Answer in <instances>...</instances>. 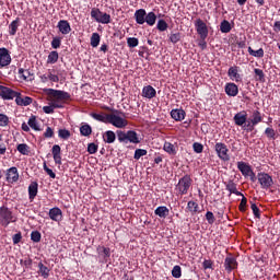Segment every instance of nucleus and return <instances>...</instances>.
Returning <instances> with one entry per match:
<instances>
[{
  "label": "nucleus",
  "mask_w": 280,
  "mask_h": 280,
  "mask_svg": "<svg viewBox=\"0 0 280 280\" xmlns=\"http://www.w3.org/2000/svg\"><path fill=\"white\" fill-rule=\"evenodd\" d=\"M12 240H13V244H20L21 240H23V236L21 235V233H16L13 235Z\"/></svg>",
  "instance_id": "obj_64"
},
{
  "label": "nucleus",
  "mask_w": 280,
  "mask_h": 280,
  "mask_svg": "<svg viewBox=\"0 0 280 280\" xmlns=\"http://www.w3.org/2000/svg\"><path fill=\"white\" fill-rule=\"evenodd\" d=\"M127 45L130 48H135L139 46V39L136 37H128L127 38Z\"/></svg>",
  "instance_id": "obj_50"
},
{
  "label": "nucleus",
  "mask_w": 280,
  "mask_h": 280,
  "mask_svg": "<svg viewBox=\"0 0 280 280\" xmlns=\"http://www.w3.org/2000/svg\"><path fill=\"white\" fill-rule=\"evenodd\" d=\"M44 137L45 139H51V137H54V129H51V127H47L44 132Z\"/></svg>",
  "instance_id": "obj_61"
},
{
  "label": "nucleus",
  "mask_w": 280,
  "mask_h": 280,
  "mask_svg": "<svg viewBox=\"0 0 280 280\" xmlns=\"http://www.w3.org/2000/svg\"><path fill=\"white\" fill-rule=\"evenodd\" d=\"M156 27H158L159 32H166L168 25H167V22H165V20H159Z\"/></svg>",
  "instance_id": "obj_49"
},
{
  "label": "nucleus",
  "mask_w": 280,
  "mask_h": 280,
  "mask_svg": "<svg viewBox=\"0 0 280 280\" xmlns=\"http://www.w3.org/2000/svg\"><path fill=\"white\" fill-rule=\"evenodd\" d=\"M265 135L266 137H268V139H275V137L277 136V132L275 131V129L268 127L265 130Z\"/></svg>",
  "instance_id": "obj_55"
},
{
  "label": "nucleus",
  "mask_w": 280,
  "mask_h": 280,
  "mask_svg": "<svg viewBox=\"0 0 280 280\" xmlns=\"http://www.w3.org/2000/svg\"><path fill=\"white\" fill-rule=\"evenodd\" d=\"M100 33H93L91 36V47H98L100 46Z\"/></svg>",
  "instance_id": "obj_45"
},
{
  "label": "nucleus",
  "mask_w": 280,
  "mask_h": 280,
  "mask_svg": "<svg viewBox=\"0 0 280 280\" xmlns=\"http://www.w3.org/2000/svg\"><path fill=\"white\" fill-rule=\"evenodd\" d=\"M190 188L191 177L189 175H185L184 177H182L176 185V191H178L179 196H187Z\"/></svg>",
  "instance_id": "obj_4"
},
{
  "label": "nucleus",
  "mask_w": 280,
  "mask_h": 280,
  "mask_svg": "<svg viewBox=\"0 0 280 280\" xmlns=\"http://www.w3.org/2000/svg\"><path fill=\"white\" fill-rule=\"evenodd\" d=\"M51 154L56 165H62V149L58 144H54L51 149Z\"/></svg>",
  "instance_id": "obj_14"
},
{
  "label": "nucleus",
  "mask_w": 280,
  "mask_h": 280,
  "mask_svg": "<svg viewBox=\"0 0 280 280\" xmlns=\"http://www.w3.org/2000/svg\"><path fill=\"white\" fill-rule=\"evenodd\" d=\"M258 183L261 189H270L271 185L275 184L272 176L268 173H258Z\"/></svg>",
  "instance_id": "obj_10"
},
{
  "label": "nucleus",
  "mask_w": 280,
  "mask_h": 280,
  "mask_svg": "<svg viewBox=\"0 0 280 280\" xmlns=\"http://www.w3.org/2000/svg\"><path fill=\"white\" fill-rule=\"evenodd\" d=\"M116 135L119 143H141V139H139V133H137V131L135 130H128L127 132L122 130H117Z\"/></svg>",
  "instance_id": "obj_2"
},
{
  "label": "nucleus",
  "mask_w": 280,
  "mask_h": 280,
  "mask_svg": "<svg viewBox=\"0 0 280 280\" xmlns=\"http://www.w3.org/2000/svg\"><path fill=\"white\" fill-rule=\"evenodd\" d=\"M8 183H16L19 180V170L16 167H11L7 172Z\"/></svg>",
  "instance_id": "obj_23"
},
{
  "label": "nucleus",
  "mask_w": 280,
  "mask_h": 280,
  "mask_svg": "<svg viewBox=\"0 0 280 280\" xmlns=\"http://www.w3.org/2000/svg\"><path fill=\"white\" fill-rule=\"evenodd\" d=\"M226 189L230 194H235V196H242V192L237 191V186L233 182L226 184Z\"/></svg>",
  "instance_id": "obj_37"
},
{
  "label": "nucleus",
  "mask_w": 280,
  "mask_h": 280,
  "mask_svg": "<svg viewBox=\"0 0 280 280\" xmlns=\"http://www.w3.org/2000/svg\"><path fill=\"white\" fill-rule=\"evenodd\" d=\"M228 75L233 82H242V75L240 74V68L237 66L230 67Z\"/></svg>",
  "instance_id": "obj_15"
},
{
  "label": "nucleus",
  "mask_w": 280,
  "mask_h": 280,
  "mask_svg": "<svg viewBox=\"0 0 280 280\" xmlns=\"http://www.w3.org/2000/svg\"><path fill=\"white\" fill-rule=\"evenodd\" d=\"M48 80H50V82H60L58 74H54L51 71H48Z\"/></svg>",
  "instance_id": "obj_62"
},
{
  "label": "nucleus",
  "mask_w": 280,
  "mask_h": 280,
  "mask_svg": "<svg viewBox=\"0 0 280 280\" xmlns=\"http://www.w3.org/2000/svg\"><path fill=\"white\" fill-rule=\"evenodd\" d=\"M203 270L213 269V261L205 259L202 262Z\"/></svg>",
  "instance_id": "obj_58"
},
{
  "label": "nucleus",
  "mask_w": 280,
  "mask_h": 280,
  "mask_svg": "<svg viewBox=\"0 0 280 280\" xmlns=\"http://www.w3.org/2000/svg\"><path fill=\"white\" fill-rule=\"evenodd\" d=\"M248 119V114L246 112H238L234 115V124L236 126H244L246 124V120Z\"/></svg>",
  "instance_id": "obj_22"
},
{
  "label": "nucleus",
  "mask_w": 280,
  "mask_h": 280,
  "mask_svg": "<svg viewBox=\"0 0 280 280\" xmlns=\"http://www.w3.org/2000/svg\"><path fill=\"white\" fill-rule=\"evenodd\" d=\"M91 18L96 21V23H102L103 25L110 23V14L104 13L97 8L91 10Z\"/></svg>",
  "instance_id": "obj_6"
},
{
  "label": "nucleus",
  "mask_w": 280,
  "mask_h": 280,
  "mask_svg": "<svg viewBox=\"0 0 280 280\" xmlns=\"http://www.w3.org/2000/svg\"><path fill=\"white\" fill-rule=\"evenodd\" d=\"M33 100L30 96H23L20 92H18V95H15V104L18 106H30L32 104Z\"/></svg>",
  "instance_id": "obj_20"
},
{
  "label": "nucleus",
  "mask_w": 280,
  "mask_h": 280,
  "mask_svg": "<svg viewBox=\"0 0 280 280\" xmlns=\"http://www.w3.org/2000/svg\"><path fill=\"white\" fill-rule=\"evenodd\" d=\"M264 117L261 116V112L260 110H254L252 114V119L246 125L247 126V130L253 131L255 130V126H257L258 124H261Z\"/></svg>",
  "instance_id": "obj_12"
},
{
  "label": "nucleus",
  "mask_w": 280,
  "mask_h": 280,
  "mask_svg": "<svg viewBox=\"0 0 280 280\" xmlns=\"http://www.w3.org/2000/svg\"><path fill=\"white\" fill-rule=\"evenodd\" d=\"M10 126V117L5 114H0V128Z\"/></svg>",
  "instance_id": "obj_43"
},
{
  "label": "nucleus",
  "mask_w": 280,
  "mask_h": 280,
  "mask_svg": "<svg viewBox=\"0 0 280 280\" xmlns=\"http://www.w3.org/2000/svg\"><path fill=\"white\" fill-rule=\"evenodd\" d=\"M48 215H49L50 220H52L54 222L62 221V210H60V208H58V207L51 208L48 212Z\"/></svg>",
  "instance_id": "obj_19"
},
{
  "label": "nucleus",
  "mask_w": 280,
  "mask_h": 280,
  "mask_svg": "<svg viewBox=\"0 0 280 280\" xmlns=\"http://www.w3.org/2000/svg\"><path fill=\"white\" fill-rule=\"evenodd\" d=\"M206 220L209 224H213V222H215V215H213V212L208 211L206 213Z\"/></svg>",
  "instance_id": "obj_57"
},
{
  "label": "nucleus",
  "mask_w": 280,
  "mask_h": 280,
  "mask_svg": "<svg viewBox=\"0 0 280 280\" xmlns=\"http://www.w3.org/2000/svg\"><path fill=\"white\" fill-rule=\"evenodd\" d=\"M19 75L20 78H23V80H30V70H25L23 68L19 69Z\"/></svg>",
  "instance_id": "obj_53"
},
{
  "label": "nucleus",
  "mask_w": 280,
  "mask_h": 280,
  "mask_svg": "<svg viewBox=\"0 0 280 280\" xmlns=\"http://www.w3.org/2000/svg\"><path fill=\"white\" fill-rule=\"evenodd\" d=\"M231 30H233V27L231 26V22L223 20L220 25V31L222 32V34H229Z\"/></svg>",
  "instance_id": "obj_33"
},
{
  "label": "nucleus",
  "mask_w": 280,
  "mask_h": 280,
  "mask_svg": "<svg viewBox=\"0 0 280 280\" xmlns=\"http://www.w3.org/2000/svg\"><path fill=\"white\" fill-rule=\"evenodd\" d=\"M57 27L63 36H67V34L71 33V24H69V21L67 20H60L57 24Z\"/></svg>",
  "instance_id": "obj_18"
},
{
  "label": "nucleus",
  "mask_w": 280,
  "mask_h": 280,
  "mask_svg": "<svg viewBox=\"0 0 280 280\" xmlns=\"http://www.w3.org/2000/svg\"><path fill=\"white\" fill-rule=\"evenodd\" d=\"M135 19H136V23L138 25H143L145 23V16H147V12L145 9H139L135 12Z\"/></svg>",
  "instance_id": "obj_25"
},
{
  "label": "nucleus",
  "mask_w": 280,
  "mask_h": 280,
  "mask_svg": "<svg viewBox=\"0 0 280 280\" xmlns=\"http://www.w3.org/2000/svg\"><path fill=\"white\" fill-rule=\"evenodd\" d=\"M96 252H97L100 259H102V261L104 264H106L108 261V258L110 257V248L105 247V246H98L96 248Z\"/></svg>",
  "instance_id": "obj_16"
},
{
  "label": "nucleus",
  "mask_w": 280,
  "mask_h": 280,
  "mask_svg": "<svg viewBox=\"0 0 280 280\" xmlns=\"http://www.w3.org/2000/svg\"><path fill=\"white\" fill-rule=\"evenodd\" d=\"M107 124H110L115 128H126V126H128V120L119 116V110H115L114 114H109Z\"/></svg>",
  "instance_id": "obj_5"
},
{
  "label": "nucleus",
  "mask_w": 280,
  "mask_h": 280,
  "mask_svg": "<svg viewBox=\"0 0 280 280\" xmlns=\"http://www.w3.org/2000/svg\"><path fill=\"white\" fill-rule=\"evenodd\" d=\"M147 154H148V150H145V149H137L135 151L133 159L136 161H139V159H141V156H145Z\"/></svg>",
  "instance_id": "obj_46"
},
{
  "label": "nucleus",
  "mask_w": 280,
  "mask_h": 280,
  "mask_svg": "<svg viewBox=\"0 0 280 280\" xmlns=\"http://www.w3.org/2000/svg\"><path fill=\"white\" fill-rule=\"evenodd\" d=\"M224 268L228 272H233L237 268V260L233 256H228L224 260Z\"/></svg>",
  "instance_id": "obj_17"
},
{
  "label": "nucleus",
  "mask_w": 280,
  "mask_h": 280,
  "mask_svg": "<svg viewBox=\"0 0 280 280\" xmlns=\"http://www.w3.org/2000/svg\"><path fill=\"white\" fill-rule=\"evenodd\" d=\"M214 150L221 161H231V155H229V148L226 147V144L222 142H217L214 145Z\"/></svg>",
  "instance_id": "obj_7"
},
{
  "label": "nucleus",
  "mask_w": 280,
  "mask_h": 280,
  "mask_svg": "<svg viewBox=\"0 0 280 280\" xmlns=\"http://www.w3.org/2000/svg\"><path fill=\"white\" fill-rule=\"evenodd\" d=\"M172 277H174V279H180V277H183V270L180 269V266L176 265L173 267Z\"/></svg>",
  "instance_id": "obj_44"
},
{
  "label": "nucleus",
  "mask_w": 280,
  "mask_h": 280,
  "mask_svg": "<svg viewBox=\"0 0 280 280\" xmlns=\"http://www.w3.org/2000/svg\"><path fill=\"white\" fill-rule=\"evenodd\" d=\"M225 93L226 95H229V97H237V94L240 93V88H237V84L235 83H226Z\"/></svg>",
  "instance_id": "obj_21"
},
{
  "label": "nucleus",
  "mask_w": 280,
  "mask_h": 280,
  "mask_svg": "<svg viewBox=\"0 0 280 280\" xmlns=\"http://www.w3.org/2000/svg\"><path fill=\"white\" fill-rule=\"evenodd\" d=\"M237 170L245 178L249 176L252 180H255V172H253V167H250L248 163L242 161L237 162Z\"/></svg>",
  "instance_id": "obj_8"
},
{
  "label": "nucleus",
  "mask_w": 280,
  "mask_h": 280,
  "mask_svg": "<svg viewBox=\"0 0 280 280\" xmlns=\"http://www.w3.org/2000/svg\"><path fill=\"white\" fill-rule=\"evenodd\" d=\"M192 149H194V152H196V154H202V150H205V147L199 142H195L192 144Z\"/></svg>",
  "instance_id": "obj_52"
},
{
  "label": "nucleus",
  "mask_w": 280,
  "mask_h": 280,
  "mask_svg": "<svg viewBox=\"0 0 280 280\" xmlns=\"http://www.w3.org/2000/svg\"><path fill=\"white\" fill-rule=\"evenodd\" d=\"M60 45H62V39L60 37H54L51 40L52 49H60Z\"/></svg>",
  "instance_id": "obj_51"
},
{
  "label": "nucleus",
  "mask_w": 280,
  "mask_h": 280,
  "mask_svg": "<svg viewBox=\"0 0 280 280\" xmlns=\"http://www.w3.org/2000/svg\"><path fill=\"white\" fill-rule=\"evenodd\" d=\"M92 132L93 128H91L88 124L80 127V133L82 135V137H91Z\"/></svg>",
  "instance_id": "obj_35"
},
{
  "label": "nucleus",
  "mask_w": 280,
  "mask_h": 280,
  "mask_svg": "<svg viewBox=\"0 0 280 280\" xmlns=\"http://www.w3.org/2000/svg\"><path fill=\"white\" fill-rule=\"evenodd\" d=\"M12 222H16V217L8 206L0 207V226L8 229Z\"/></svg>",
  "instance_id": "obj_3"
},
{
  "label": "nucleus",
  "mask_w": 280,
  "mask_h": 280,
  "mask_svg": "<svg viewBox=\"0 0 280 280\" xmlns=\"http://www.w3.org/2000/svg\"><path fill=\"white\" fill-rule=\"evenodd\" d=\"M170 40H171V43H173V45H176V43H178L180 40V33L171 34Z\"/></svg>",
  "instance_id": "obj_56"
},
{
  "label": "nucleus",
  "mask_w": 280,
  "mask_h": 280,
  "mask_svg": "<svg viewBox=\"0 0 280 280\" xmlns=\"http://www.w3.org/2000/svg\"><path fill=\"white\" fill-rule=\"evenodd\" d=\"M88 152H89V154H95L97 152V144L90 143L88 145Z\"/></svg>",
  "instance_id": "obj_60"
},
{
  "label": "nucleus",
  "mask_w": 280,
  "mask_h": 280,
  "mask_svg": "<svg viewBox=\"0 0 280 280\" xmlns=\"http://www.w3.org/2000/svg\"><path fill=\"white\" fill-rule=\"evenodd\" d=\"M252 211L255 218H258V219L261 218V214L259 213V208L257 207V205L255 203L252 205Z\"/></svg>",
  "instance_id": "obj_63"
},
{
  "label": "nucleus",
  "mask_w": 280,
  "mask_h": 280,
  "mask_svg": "<svg viewBox=\"0 0 280 280\" xmlns=\"http://www.w3.org/2000/svg\"><path fill=\"white\" fill-rule=\"evenodd\" d=\"M142 97H145L147 100H152L153 97H156V90L152 88V85H147L142 89Z\"/></svg>",
  "instance_id": "obj_24"
},
{
  "label": "nucleus",
  "mask_w": 280,
  "mask_h": 280,
  "mask_svg": "<svg viewBox=\"0 0 280 280\" xmlns=\"http://www.w3.org/2000/svg\"><path fill=\"white\" fill-rule=\"evenodd\" d=\"M58 137H59V139L67 140V139H69V137H71V131L67 130V129H59Z\"/></svg>",
  "instance_id": "obj_48"
},
{
  "label": "nucleus",
  "mask_w": 280,
  "mask_h": 280,
  "mask_svg": "<svg viewBox=\"0 0 280 280\" xmlns=\"http://www.w3.org/2000/svg\"><path fill=\"white\" fill-rule=\"evenodd\" d=\"M195 27L200 38H207L209 36V27L205 21L197 19L195 21Z\"/></svg>",
  "instance_id": "obj_9"
},
{
  "label": "nucleus",
  "mask_w": 280,
  "mask_h": 280,
  "mask_svg": "<svg viewBox=\"0 0 280 280\" xmlns=\"http://www.w3.org/2000/svg\"><path fill=\"white\" fill-rule=\"evenodd\" d=\"M18 95V92L8 88V86H4V85H0V97L1 100H7V101H10V100H14Z\"/></svg>",
  "instance_id": "obj_13"
},
{
  "label": "nucleus",
  "mask_w": 280,
  "mask_h": 280,
  "mask_svg": "<svg viewBox=\"0 0 280 280\" xmlns=\"http://www.w3.org/2000/svg\"><path fill=\"white\" fill-rule=\"evenodd\" d=\"M187 209L192 214L194 213H198V209H199L198 202H196V201H188Z\"/></svg>",
  "instance_id": "obj_42"
},
{
  "label": "nucleus",
  "mask_w": 280,
  "mask_h": 280,
  "mask_svg": "<svg viewBox=\"0 0 280 280\" xmlns=\"http://www.w3.org/2000/svg\"><path fill=\"white\" fill-rule=\"evenodd\" d=\"M10 65H12V56L10 55V50H8V48H0V69L10 67Z\"/></svg>",
  "instance_id": "obj_11"
},
{
  "label": "nucleus",
  "mask_w": 280,
  "mask_h": 280,
  "mask_svg": "<svg viewBox=\"0 0 280 280\" xmlns=\"http://www.w3.org/2000/svg\"><path fill=\"white\" fill-rule=\"evenodd\" d=\"M19 31V19L12 21L9 25V34L10 36H15Z\"/></svg>",
  "instance_id": "obj_32"
},
{
  "label": "nucleus",
  "mask_w": 280,
  "mask_h": 280,
  "mask_svg": "<svg viewBox=\"0 0 280 280\" xmlns=\"http://www.w3.org/2000/svg\"><path fill=\"white\" fill-rule=\"evenodd\" d=\"M38 268H39V275L44 279H47L49 277V268L47 266H44L43 262H38Z\"/></svg>",
  "instance_id": "obj_38"
},
{
  "label": "nucleus",
  "mask_w": 280,
  "mask_h": 280,
  "mask_svg": "<svg viewBox=\"0 0 280 280\" xmlns=\"http://www.w3.org/2000/svg\"><path fill=\"white\" fill-rule=\"evenodd\" d=\"M40 237H42V235H40V232H38V231H33L31 233L32 242L38 243V242H40Z\"/></svg>",
  "instance_id": "obj_54"
},
{
  "label": "nucleus",
  "mask_w": 280,
  "mask_h": 280,
  "mask_svg": "<svg viewBox=\"0 0 280 280\" xmlns=\"http://www.w3.org/2000/svg\"><path fill=\"white\" fill-rule=\"evenodd\" d=\"M36 196H38V183L33 182L28 186V198L32 201Z\"/></svg>",
  "instance_id": "obj_27"
},
{
  "label": "nucleus",
  "mask_w": 280,
  "mask_h": 280,
  "mask_svg": "<svg viewBox=\"0 0 280 280\" xmlns=\"http://www.w3.org/2000/svg\"><path fill=\"white\" fill-rule=\"evenodd\" d=\"M155 215L159 218H167L170 215V209L165 206H160L154 210Z\"/></svg>",
  "instance_id": "obj_29"
},
{
  "label": "nucleus",
  "mask_w": 280,
  "mask_h": 280,
  "mask_svg": "<svg viewBox=\"0 0 280 280\" xmlns=\"http://www.w3.org/2000/svg\"><path fill=\"white\" fill-rule=\"evenodd\" d=\"M18 152H20V154H23L24 156H27V154H30V147L26 143H21L18 145Z\"/></svg>",
  "instance_id": "obj_41"
},
{
  "label": "nucleus",
  "mask_w": 280,
  "mask_h": 280,
  "mask_svg": "<svg viewBox=\"0 0 280 280\" xmlns=\"http://www.w3.org/2000/svg\"><path fill=\"white\" fill-rule=\"evenodd\" d=\"M163 149H164L165 152H167V154H171L172 156H175L176 145L172 144V142L164 143Z\"/></svg>",
  "instance_id": "obj_34"
},
{
  "label": "nucleus",
  "mask_w": 280,
  "mask_h": 280,
  "mask_svg": "<svg viewBox=\"0 0 280 280\" xmlns=\"http://www.w3.org/2000/svg\"><path fill=\"white\" fill-rule=\"evenodd\" d=\"M116 139L117 136L112 130H108L103 135V141H105V143H115Z\"/></svg>",
  "instance_id": "obj_31"
},
{
  "label": "nucleus",
  "mask_w": 280,
  "mask_h": 280,
  "mask_svg": "<svg viewBox=\"0 0 280 280\" xmlns=\"http://www.w3.org/2000/svg\"><path fill=\"white\" fill-rule=\"evenodd\" d=\"M44 93H46L47 101L50 102L52 110H56V108H62V104L60 102L71 100V94L62 90L45 89Z\"/></svg>",
  "instance_id": "obj_1"
},
{
  "label": "nucleus",
  "mask_w": 280,
  "mask_h": 280,
  "mask_svg": "<svg viewBox=\"0 0 280 280\" xmlns=\"http://www.w3.org/2000/svg\"><path fill=\"white\" fill-rule=\"evenodd\" d=\"M58 58H59L58 51L56 50L50 51L48 55L47 65H56V62H58Z\"/></svg>",
  "instance_id": "obj_36"
},
{
  "label": "nucleus",
  "mask_w": 280,
  "mask_h": 280,
  "mask_svg": "<svg viewBox=\"0 0 280 280\" xmlns=\"http://www.w3.org/2000/svg\"><path fill=\"white\" fill-rule=\"evenodd\" d=\"M90 117H92V119H95L96 121H101L102 124H108L109 114L91 113Z\"/></svg>",
  "instance_id": "obj_28"
},
{
  "label": "nucleus",
  "mask_w": 280,
  "mask_h": 280,
  "mask_svg": "<svg viewBox=\"0 0 280 280\" xmlns=\"http://www.w3.org/2000/svg\"><path fill=\"white\" fill-rule=\"evenodd\" d=\"M185 115H186L185 109H172L171 110V117L175 121H183V119H185Z\"/></svg>",
  "instance_id": "obj_26"
},
{
  "label": "nucleus",
  "mask_w": 280,
  "mask_h": 280,
  "mask_svg": "<svg viewBox=\"0 0 280 280\" xmlns=\"http://www.w3.org/2000/svg\"><path fill=\"white\" fill-rule=\"evenodd\" d=\"M27 124H28L30 128H32L33 130L40 131V127L38 126V120H36V116H32L28 119Z\"/></svg>",
  "instance_id": "obj_40"
},
{
  "label": "nucleus",
  "mask_w": 280,
  "mask_h": 280,
  "mask_svg": "<svg viewBox=\"0 0 280 280\" xmlns=\"http://www.w3.org/2000/svg\"><path fill=\"white\" fill-rule=\"evenodd\" d=\"M254 73L256 75V80H258L259 82H264L266 74H264V70L256 68L254 69Z\"/></svg>",
  "instance_id": "obj_47"
},
{
  "label": "nucleus",
  "mask_w": 280,
  "mask_h": 280,
  "mask_svg": "<svg viewBox=\"0 0 280 280\" xmlns=\"http://www.w3.org/2000/svg\"><path fill=\"white\" fill-rule=\"evenodd\" d=\"M144 23H147V25H149L150 27L154 26L156 23V13L155 12L147 13L144 18Z\"/></svg>",
  "instance_id": "obj_30"
},
{
  "label": "nucleus",
  "mask_w": 280,
  "mask_h": 280,
  "mask_svg": "<svg viewBox=\"0 0 280 280\" xmlns=\"http://www.w3.org/2000/svg\"><path fill=\"white\" fill-rule=\"evenodd\" d=\"M248 54L249 56H254V58H264V48L254 50L252 47H248Z\"/></svg>",
  "instance_id": "obj_39"
},
{
  "label": "nucleus",
  "mask_w": 280,
  "mask_h": 280,
  "mask_svg": "<svg viewBox=\"0 0 280 280\" xmlns=\"http://www.w3.org/2000/svg\"><path fill=\"white\" fill-rule=\"evenodd\" d=\"M44 172L50 177V178H56V173L51 168L47 167V163L44 162Z\"/></svg>",
  "instance_id": "obj_59"
}]
</instances>
